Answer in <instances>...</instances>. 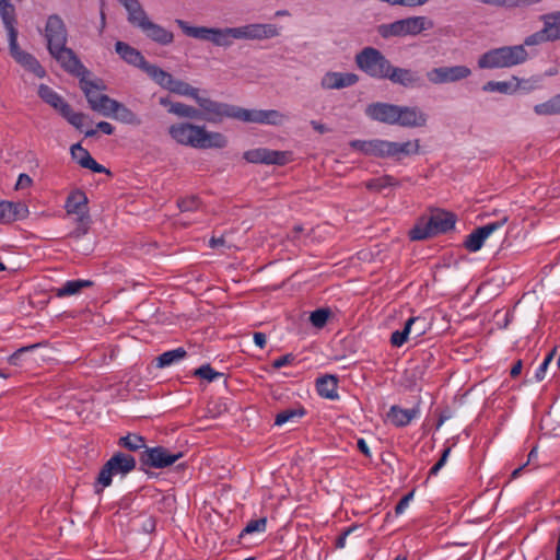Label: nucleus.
<instances>
[{
	"label": "nucleus",
	"mask_w": 560,
	"mask_h": 560,
	"mask_svg": "<svg viewBox=\"0 0 560 560\" xmlns=\"http://www.w3.org/2000/svg\"><path fill=\"white\" fill-rule=\"evenodd\" d=\"M119 445L130 451H138L144 447V439L138 434H127L119 439Z\"/></svg>",
	"instance_id": "45"
},
{
	"label": "nucleus",
	"mask_w": 560,
	"mask_h": 560,
	"mask_svg": "<svg viewBox=\"0 0 560 560\" xmlns=\"http://www.w3.org/2000/svg\"><path fill=\"white\" fill-rule=\"evenodd\" d=\"M317 392L318 394L328 399L338 398L337 393V378L332 375H326L317 380Z\"/></svg>",
	"instance_id": "36"
},
{
	"label": "nucleus",
	"mask_w": 560,
	"mask_h": 560,
	"mask_svg": "<svg viewBox=\"0 0 560 560\" xmlns=\"http://www.w3.org/2000/svg\"><path fill=\"white\" fill-rule=\"evenodd\" d=\"M61 115L77 129L82 127L84 115L81 113H74L70 106L63 107Z\"/></svg>",
	"instance_id": "50"
},
{
	"label": "nucleus",
	"mask_w": 560,
	"mask_h": 560,
	"mask_svg": "<svg viewBox=\"0 0 560 560\" xmlns=\"http://www.w3.org/2000/svg\"><path fill=\"white\" fill-rule=\"evenodd\" d=\"M349 145L363 154L382 158V139L352 140Z\"/></svg>",
	"instance_id": "33"
},
{
	"label": "nucleus",
	"mask_w": 560,
	"mask_h": 560,
	"mask_svg": "<svg viewBox=\"0 0 560 560\" xmlns=\"http://www.w3.org/2000/svg\"><path fill=\"white\" fill-rule=\"evenodd\" d=\"M471 75V69L464 65L438 67L427 72V79L431 84L441 85L455 83Z\"/></svg>",
	"instance_id": "9"
},
{
	"label": "nucleus",
	"mask_w": 560,
	"mask_h": 560,
	"mask_svg": "<svg viewBox=\"0 0 560 560\" xmlns=\"http://www.w3.org/2000/svg\"><path fill=\"white\" fill-rule=\"evenodd\" d=\"M0 16L8 32V39L18 36L15 8L9 0H0Z\"/></svg>",
	"instance_id": "28"
},
{
	"label": "nucleus",
	"mask_w": 560,
	"mask_h": 560,
	"mask_svg": "<svg viewBox=\"0 0 560 560\" xmlns=\"http://www.w3.org/2000/svg\"><path fill=\"white\" fill-rule=\"evenodd\" d=\"M9 50L12 58L25 70L34 73L37 78H44L46 75V71L38 60L30 52L20 48L18 36L9 38Z\"/></svg>",
	"instance_id": "14"
},
{
	"label": "nucleus",
	"mask_w": 560,
	"mask_h": 560,
	"mask_svg": "<svg viewBox=\"0 0 560 560\" xmlns=\"http://www.w3.org/2000/svg\"><path fill=\"white\" fill-rule=\"evenodd\" d=\"M186 355V351L183 348H176L170 351H166L158 357V366L159 368H166L170 366L182 359H184Z\"/></svg>",
	"instance_id": "38"
},
{
	"label": "nucleus",
	"mask_w": 560,
	"mask_h": 560,
	"mask_svg": "<svg viewBox=\"0 0 560 560\" xmlns=\"http://www.w3.org/2000/svg\"><path fill=\"white\" fill-rule=\"evenodd\" d=\"M294 360V357L292 354H285V355H282L278 359H276L273 362H272V366L275 369H281L285 365H289L293 362Z\"/></svg>",
	"instance_id": "60"
},
{
	"label": "nucleus",
	"mask_w": 560,
	"mask_h": 560,
	"mask_svg": "<svg viewBox=\"0 0 560 560\" xmlns=\"http://www.w3.org/2000/svg\"><path fill=\"white\" fill-rule=\"evenodd\" d=\"M75 228L68 234L72 240H80L88 234L91 225V217L74 219Z\"/></svg>",
	"instance_id": "43"
},
{
	"label": "nucleus",
	"mask_w": 560,
	"mask_h": 560,
	"mask_svg": "<svg viewBox=\"0 0 560 560\" xmlns=\"http://www.w3.org/2000/svg\"><path fill=\"white\" fill-rule=\"evenodd\" d=\"M434 27V22L424 15L408 16L397 20L393 23L381 24L377 27L378 34L383 38L417 36L424 31Z\"/></svg>",
	"instance_id": "3"
},
{
	"label": "nucleus",
	"mask_w": 560,
	"mask_h": 560,
	"mask_svg": "<svg viewBox=\"0 0 560 560\" xmlns=\"http://www.w3.org/2000/svg\"><path fill=\"white\" fill-rule=\"evenodd\" d=\"M84 168L92 170L95 173H106L107 170L98 164L92 156L89 158V160L85 161V164L83 165Z\"/></svg>",
	"instance_id": "59"
},
{
	"label": "nucleus",
	"mask_w": 560,
	"mask_h": 560,
	"mask_svg": "<svg viewBox=\"0 0 560 560\" xmlns=\"http://www.w3.org/2000/svg\"><path fill=\"white\" fill-rule=\"evenodd\" d=\"M410 325L411 339H418L423 336L429 329V323L424 317H410L408 319Z\"/></svg>",
	"instance_id": "42"
},
{
	"label": "nucleus",
	"mask_w": 560,
	"mask_h": 560,
	"mask_svg": "<svg viewBox=\"0 0 560 560\" xmlns=\"http://www.w3.org/2000/svg\"><path fill=\"white\" fill-rule=\"evenodd\" d=\"M485 4L504 7V8H522L530 7L541 2L542 0H480Z\"/></svg>",
	"instance_id": "41"
},
{
	"label": "nucleus",
	"mask_w": 560,
	"mask_h": 560,
	"mask_svg": "<svg viewBox=\"0 0 560 560\" xmlns=\"http://www.w3.org/2000/svg\"><path fill=\"white\" fill-rule=\"evenodd\" d=\"M417 408L402 409L398 406H393L388 412V419L397 427H405L409 424L418 415Z\"/></svg>",
	"instance_id": "32"
},
{
	"label": "nucleus",
	"mask_w": 560,
	"mask_h": 560,
	"mask_svg": "<svg viewBox=\"0 0 560 560\" xmlns=\"http://www.w3.org/2000/svg\"><path fill=\"white\" fill-rule=\"evenodd\" d=\"M96 127H97L98 130H101L105 135H113L114 133V127L112 126V124H109L107 121H100L96 125Z\"/></svg>",
	"instance_id": "64"
},
{
	"label": "nucleus",
	"mask_w": 560,
	"mask_h": 560,
	"mask_svg": "<svg viewBox=\"0 0 560 560\" xmlns=\"http://www.w3.org/2000/svg\"><path fill=\"white\" fill-rule=\"evenodd\" d=\"M180 211H197L201 207L200 200L196 196H189L178 200L177 202Z\"/></svg>",
	"instance_id": "49"
},
{
	"label": "nucleus",
	"mask_w": 560,
	"mask_h": 560,
	"mask_svg": "<svg viewBox=\"0 0 560 560\" xmlns=\"http://www.w3.org/2000/svg\"><path fill=\"white\" fill-rule=\"evenodd\" d=\"M168 133L178 144L195 149H223L228 138L219 131H211L206 126L191 122H178L170 126Z\"/></svg>",
	"instance_id": "1"
},
{
	"label": "nucleus",
	"mask_w": 560,
	"mask_h": 560,
	"mask_svg": "<svg viewBox=\"0 0 560 560\" xmlns=\"http://www.w3.org/2000/svg\"><path fill=\"white\" fill-rule=\"evenodd\" d=\"M429 224L432 225L435 235L445 233L454 228L455 217L450 212L440 211L429 218Z\"/></svg>",
	"instance_id": "30"
},
{
	"label": "nucleus",
	"mask_w": 560,
	"mask_h": 560,
	"mask_svg": "<svg viewBox=\"0 0 560 560\" xmlns=\"http://www.w3.org/2000/svg\"><path fill=\"white\" fill-rule=\"evenodd\" d=\"M182 457L183 453L180 452L172 453L165 447L156 446L145 450L142 455V463L154 468H164L173 465Z\"/></svg>",
	"instance_id": "16"
},
{
	"label": "nucleus",
	"mask_w": 560,
	"mask_h": 560,
	"mask_svg": "<svg viewBox=\"0 0 560 560\" xmlns=\"http://www.w3.org/2000/svg\"><path fill=\"white\" fill-rule=\"evenodd\" d=\"M49 52L68 72L79 74L83 68L74 52L66 45L51 48Z\"/></svg>",
	"instance_id": "25"
},
{
	"label": "nucleus",
	"mask_w": 560,
	"mask_h": 560,
	"mask_svg": "<svg viewBox=\"0 0 560 560\" xmlns=\"http://www.w3.org/2000/svg\"><path fill=\"white\" fill-rule=\"evenodd\" d=\"M71 155L82 167L85 164V161L91 156L89 151L82 148L79 143L71 147Z\"/></svg>",
	"instance_id": "53"
},
{
	"label": "nucleus",
	"mask_w": 560,
	"mask_h": 560,
	"mask_svg": "<svg viewBox=\"0 0 560 560\" xmlns=\"http://www.w3.org/2000/svg\"><path fill=\"white\" fill-rule=\"evenodd\" d=\"M168 112L184 118H200L199 109L195 108L194 106L186 105L184 103L171 104Z\"/></svg>",
	"instance_id": "40"
},
{
	"label": "nucleus",
	"mask_w": 560,
	"mask_h": 560,
	"mask_svg": "<svg viewBox=\"0 0 560 560\" xmlns=\"http://www.w3.org/2000/svg\"><path fill=\"white\" fill-rule=\"evenodd\" d=\"M535 112L538 114V115H550V114H556V109H555V105H553V100H550L549 102L547 103H542V104H538L535 106Z\"/></svg>",
	"instance_id": "57"
},
{
	"label": "nucleus",
	"mask_w": 560,
	"mask_h": 560,
	"mask_svg": "<svg viewBox=\"0 0 560 560\" xmlns=\"http://www.w3.org/2000/svg\"><path fill=\"white\" fill-rule=\"evenodd\" d=\"M122 124L139 125L141 121L138 116L124 104L115 100L110 107V116Z\"/></svg>",
	"instance_id": "34"
},
{
	"label": "nucleus",
	"mask_w": 560,
	"mask_h": 560,
	"mask_svg": "<svg viewBox=\"0 0 560 560\" xmlns=\"http://www.w3.org/2000/svg\"><path fill=\"white\" fill-rule=\"evenodd\" d=\"M411 339L410 325L407 320L402 330H396L392 334L390 342L394 347H401Z\"/></svg>",
	"instance_id": "47"
},
{
	"label": "nucleus",
	"mask_w": 560,
	"mask_h": 560,
	"mask_svg": "<svg viewBox=\"0 0 560 560\" xmlns=\"http://www.w3.org/2000/svg\"><path fill=\"white\" fill-rule=\"evenodd\" d=\"M420 150L419 140H409L405 142H395L382 139V159H396L417 154Z\"/></svg>",
	"instance_id": "17"
},
{
	"label": "nucleus",
	"mask_w": 560,
	"mask_h": 560,
	"mask_svg": "<svg viewBox=\"0 0 560 560\" xmlns=\"http://www.w3.org/2000/svg\"><path fill=\"white\" fill-rule=\"evenodd\" d=\"M267 521L266 518L253 520L247 523L243 529L241 536L253 533H261L266 530Z\"/></svg>",
	"instance_id": "52"
},
{
	"label": "nucleus",
	"mask_w": 560,
	"mask_h": 560,
	"mask_svg": "<svg viewBox=\"0 0 560 560\" xmlns=\"http://www.w3.org/2000/svg\"><path fill=\"white\" fill-rule=\"evenodd\" d=\"M93 285L91 280H69L66 281L61 287L55 289V294L58 298H66L79 294L83 289Z\"/></svg>",
	"instance_id": "31"
},
{
	"label": "nucleus",
	"mask_w": 560,
	"mask_h": 560,
	"mask_svg": "<svg viewBox=\"0 0 560 560\" xmlns=\"http://www.w3.org/2000/svg\"><path fill=\"white\" fill-rule=\"evenodd\" d=\"M176 24L187 36L210 42L217 47L229 48L237 40L235 27L191 26L183 20H176Z\"/></svg>",
	"instance_id": "4"
},
{
	"label": "nucleus",
	"mask_w": 560,
	"mask_h": 560,
	"mask_svg": "<svg viewBox=\"0 0 560 560\" xmlns=\"http://www.w3.org/2000/svg\"><path fill=\"white\" fill-rule=\"evenodd\" d=\"M450 453H451V447H446L443 451L442 456L439 459V462L430 469V476H435L440 471V469L446 464Z\"/></svg>",
	"instance_id": "56"
},
{
	"label": "nucleus",
	"mask_w": 560,
	"mask_h": 560,
	"mask_svg": "<svg viewBox=\"0 0 560 560\" xmlns=\"http://www.w3.org/2000/svg\"><path fill=\"white\" fill-rule=\"evenodd\" d=\"M398 185V180L390 175H384L377 178H373L365 183V187L373 191H381L384 188L395 187Z\"/></svg>",
	"instance_id": "39"
},
{
	"label": "nucleus",
	"mask_w": 560,
	"mask_h": 560,
	"mask_svg": "<svg viewBox=\"0 0 560 560\" xmlns=\"http://www.w3.org/2000/svg\"><path fill=\"white\" fill-rule=\"evenodd\" d=\"M48 50L67 44V30L58 15H50L45 27Z\"/></svg>",
	"instance_id": "21"
},
{
	"label": "nucleus",
	"mask_w": 560,
	"mask_h": 560,
	"mask_svg": "<svg viewBox=\"0 0 560 560\" xmlns=\"http://www.w3.org/2000/svg\"><path fill=\"white\" fill-rule=\"evenodd\" d=\"M89 199L84 191L77 189L71 191L65 202V210L68 217L74 219L90 217Z\"/></svg>",
	"instance_id": "24"
},
{
	"label": "nucleus",
	"mask_w": 560,
	"mask_h": 560,
	"mask_svg": "<svg viewBox=\"0 0 560 560\" xmlns=\"http://www.w3.org/2000/svg\"><path fill=\"white\" fill-rule=\"evenodd\" d=\"M547 42H550L549 39H547L546 35L542 33V31H538L534 34H530L529 36H527L524 40V46H536V45H540L542 43H547Z\"/></svg>",
	"instance_id": "55"
},
{
	"label": "nucleus",
	"mask_w": 560,
	"mask_h": 560,
	"mask_svg": "<svg viewBox=\"0 0 560 560\" xmlns=\"http://www.w3.org/2000/svg\"><path fill=\"white\" fill-rule=\"evenodd\" d=\"M195 375L207 380L208 382H213L219 377H222L223 374L214 371L209 364L201 365L199 369L195 371Z\"/></svg>",
	"instance_id": "51"
},
{
	"label": "nucleus",
	"mask_w": 560,
	"mask_h": 560,
	"mask_svg": "<svg viewBox=\"0 0 560 560\" xmlns=\"http://www.w3.org/2000/svg\"><path fill=\"white\" fill-rule=\"evenodd\" d=\"M410 238L421 241L435 235L433 228L429 224V219H421L409 232Z\"/></svg>",
	"instance_id": "37"
},
{
	"label": "nucleus",
	"mask_w": 560,
	"mask_h": 560,
	"mask_svg": "<svg viewBox=\"0 0 560 560\" xmlns=\"http://www.w3.org/2000/svg\"><path fill=\"white\" fill-rule=\"evenodd\" d=\"M428 122V115L418 106L397 107L395 125L404 128H421Z\"/></svg>",
	"instance_id": "18"
},
{
	"label": "nucleus",
	"mask_w": 560,
	"mask_h": 560,
	"mask_svg": "<svg viewBox=\"0 0 560 560\" xmlns=\"http://www.w3.org/2000/svg\"><path fill=\"white\" fill-rule=\"evenodd\" d=\"M398 105L384 102L369 104L365 108V115L375 121L395 125Z\"/></svg>",
	"instance_id": "23"
},
{
	"label": "nucleus",
	"mask_w": 560,
	"mask_h": 560,
	"mask_svg": "<svg viewBox=\"0 0 560 560\" xmlns=\"http://www.w3.org/2000/svg\"><path fill=\"white\" fill-rule=\"evenodd\" d=\"M483 90L487 92H499L509 94L516 90V86L512 82L506 81H489L483 85Z\"/></svg>",
	"instance_id": "44"
},
{
	"label": "nucleus",
	"mask_w": 560,
	"mask_h": 560,
	"mask_svg": "<svg viewBox=\"0 0 560 560\" xmlns=\"http://www.w3.org/2000/svg\"><path fill=\"white\" fill-rule=\"evenodd\" d=\"M555 353H556V349H553L550 353H548L546 355V358L544 359L542 363L537 369V371L535 373V378H536L537 382H540V381H542L545 378L546 371H547L549 364L551 363Z\"/></svg>",
	"instance_id": "54"
},
{
	"label": "nucleus",
	"mask_w": 560,
	"mask_h": 560,
	"mask_svg": "<svg viewBox=\"0 0 560 560\" xmlns=\"http://www.w3.org/2000/svg\"><path fill=\"white\" fill-rule=\"evenodd\" d=\"M32 184H33V180L27 174H20L18 182L15 184V189L16 190L26 189V188L31 187Z\"/></svg>",
	"instance_id": "58"
},
{
	"label": "nucleus",
	"mask_w": 560,
	"mask_h": 560,
	"mask_svg": "<svg viewBox=\"0 0 560 560\" xmlns=\"http://www.w3.org/2000/svg\"><path fill=\"white\" fill-rule=\"evenodd\" d=\"M385 79H388L394 84H399L404 88H416L419 86L421 82V79L416 71L394 67L392 63Z\"/></svg>",
	"instance_id": "26"
},
{
	"label": "nucleus",
	"mask_w": 560,
	"mask_h": 560,
	"mask_svg": "<svg viewBox=\"0 0 560 560\" xmlns=\"http://www.w3.org/2000/svg\"><path fill=\"white\" fill-rule=\"evenodd\" d=\"M115 50L126 62L140 68L150 78H152L153 69H158V66L149 63L138 49L124 42H117Z\"/></svg>",
	"instance_id": "19"
},
{
	"label": "nucleus",
	"mask_w": 560,
	"mask_h": 560,
	"mask_svg": "<svg viewBox=\"0 0 560 560\" xmlns=\"http://www.w3.org/2000/svg\"><path fill=\"white\" fill-rule=\"evenodd\" d=\"M237 40H265L277 37L279 30L270 23H250L235 26Z\"/></svg>",
	"instance_id": "11"
},
{
	"label": "nucleus",
	"mask_w": 560,
	"mask_h": 560,
	"mask_svg": "<svg viewBox=\"0 0 560 560\" xmlns=\"http://www.w3.org/2000/svg\"><path fill=\"white\" fill-rule=\"evenodd\" d=\"M127 19L132 26L139 28L149 39L156 44L167 46L174 42L173 32L158 23H154L149 18L142 5L130 12Z\"/></svg>",
	"instance_id": "5"
},
{
	"label": "nucleus",
	"mask_w": 560,
	"mask_h": 560,
	"mask_svg": "<svg viewBox=\"0 0 560 560\" xmlns=\"http://www.w3.org/2000/svg\"><path fill=\"white\" fill-rule=\"evenodd\" d=\"M359 77L353 72L327 71L320 79L323 90H341L354 85Z\"/></svg>",
	"instance_id": "22"
},
{
	"label": "nucleus",
	"mask_w": 560,
	"mask_h": 560,
	"mask_svg": "<svg viewBox=\"0 0 560 560\" xmlns=\"http://www.w3.org/2000/svg\"><path fill=\"white\" fill-rule=\"evenodd\" d=\"M39 97L49 104L51 107L57 109L60 114L63 112V107H68L67 104L60 95H58L52 89H50L46 84H40L38 88Z\"/></svg>",
	"instance_id": "35"
},
{
	"label": "nucleus",
	"mask_w": 560,
	"mask_h": 560,
	"mask_svg": "<svg viewBox=\"0 0 560 560\" xmlns=\"http://www.w3.org/2000/svg\"><path fill=\"white\" fill-rule=\"evenodd\" d=\"M330 312L326 308H319L311 313L310 320L316 328H322L326 325Z\"/></svg>",
	"instance_id": "48"
},
{
	"label": "nucleus",
	"mask_w": 560,
	"mask_h": 560,
	"mask_svg": "<svg viewBox=\"0 0 560 560\" xmlns=\"http://www.w3.org/2000/svg\"><path fill=\"white\" fill-rule=\"evenodd\" d=\"M27 215L28 208L25 203L0 200V222L10 223Z\"/></svg>",
	"instance_id": "27"
},
{
	"label": "nucleus",
	"mask_w": 560,
	"mask_h": 560,
	"mask_svg": "<svg viewBox=\"0 0 560 560\" xmlns=\"http://www.w3.org/2000/svg\"><path fill=\"white\" fill-rule=\"evenodd\" d=\"M360 70L375 79H385L390 67L389 60L376 48L365 47L355 56Z\"/></svg>",
	"instance_id": "8"
},
{
	"label": "nucleus",
	"mask_w": 560,
	"mask_h": 560,
	"mask_svg": "<svg viewBox=\"0 0 560 560\" xmlns=\"http://www.w3.org/2000/svg\"><path fill=\"white\" fill-rule=\"evenodd\" d=\"M304 415V410L300 409H285L276 416L275 423L282 425L288 422H293L295 419L301 418Z\"/></svg>",
	"instance_id": "46"
},
{
	"label": "nucleus",
	"mask_w": 560,
	"mask_h": 560,
	"mask_svg": "<svg viewBox=\"0 0 560 560\" xmlns=\"http://www.w3.org/2000/svg\"><path fill=\"white\" fill-rule=\"evenodd\" d=\"M544 23L541 28L547 39L555 42L560 39V11H555L540 16Z\"/></svg>",
	"instance_id": "29"
},
{
	"label": "nucleus",
	"mask_w": 560,
	"mask_h": 560,
	"mask_svg": "<svg viewBox=\"0 0 560 560\" xmlns=\"http://www.w3.org/2000/svg\"><path fill=\"white\" fill-rule=\"evenodd\" d=\"M199 106L200 118L211 124H221L225 118L241 120L242 107L229 103L218 102L210 97L197 96L195 101Z\"/></svg>",
	"instance_id": "6"
},
{
	"label": "nucleus",
	"mask_w": 560,
	"mask_h": 560,
	"mask_svg": "<svg viewBox=\"0 0 560 560\" xmlns=\"http://www.w3.org/2000/svg\"><path fill=\"white\" fill-rule=\"evenodd\" d=\"M136 467L133 456L125 453H116L102 467L98 477L96 491L100 492L104 488L110 486L114 476H126Z\"/></svg>",
	"instance_id": "7"
},
{
	"label": "nucleus",
	"mask_w": 560,
	"mask_h": 560,
	"mask_svg": "<svg viewBox=\"0 0 560 560\" xmlns=\"http://www.w3.org/2000/svg\"><path fill=\"white\" fill-rule=\"evenodd\" d=\"M36 347H38V345H32V346H27V347H23V348H20L19 350H16L10 358H9V361L11 364H14L16 365L18 364V360L20 359V357L24 353V352H27V351H31L33 349H35Z\"/></svg>",
	"instance_id": "61"
},
{
	"label": "nucleus",
	"mask_w": 560,
	"mask_h": 560,
	"mask_svg": "<svg viewBox=\"0 0 560 560\" xmlns=\"http://www.w3.org/2000/svg\"><path fill=\"white\" fill-rule=\"evenodd\" d=\"M508 220H509L508 215H504L497 222H491V223H488L483 226L476 229L469 235H467L465 243H464L465 248L471 253L478 252L482 247L485 241L494 231L502 228L508 222Z\"/></svg>",
	"instance_id": "15"
},
{
	"label": "nucleus",
	"mask_w": 560,
	"mask_h": 560,
	"mask_svg": "<svg viewBox=\"0 0 560 560\" xmlns=\"http://www.w3.org/2000/svg\"><path fill=\"white\" fill-rule=\"evenodd\" d=\"M119 2L124 5L128 14L141 7L138 0H119Z\"/></svg>",
	"instance_id": "63"
},
{
	"label": "nucleus",
	"mask_w": 560,
	"mask_h": 560,
	"mask_svg": "<svg viewBox=\"0 0 560 560\" xmlns=\"http://www.w3.org/2000/svg\"><path fill=\"white\" fill-rule=\"evenodd\" d=\"M411 498H412V493H408V494H406L405 497H402V498L400 499V501L397 503V505H396V508H395V512H396V514H398V515H399V514H401V513H404V512H405V510H406V509L408 508V505H409V502H410Z\"/></svg>",
	"instance_id": "62"
},
{
	"label": "nucleus",
	"mask_w": 560,
	"mask_h": 560,
	"mask_svg": "<svg viewBox=\"0 0 560 560\" xmlns=\"http://www.w3.org/2000/svg\"><path fill=\"white\" fill-rule=\"evenodd\" d=\"M151 79L160 86L168 90L170 92L183 96H189L194 101H196L197 96L199 95L198 89L191 86L187 82L174 79L171 73L164 71L160 67H158V69H153V74Z\"/></svg>",
	"instance_id": "10"
},
{
	"label": "nucleus",
	"mask_w": 560,
	"mask_h": 560,
	"mask_svg": "<svg viewBox=\"0 0 560 560\" xmlns=\"http://www.w3.org/2000/svg\"><path fill=\"white\" fill-rule=\"evenodd\" d=\"M527 59L528 52L524 45L503 46L482 54L478 59V67L480 69L512 68L524 63Z\"/></svg>",
	"instance_id": "2"
},
{
	"label": "nucleus",
	"mask_w": 560,
	"mask_h": 560,
	"mask_svg": "<svg viewBox=\"0 0 560 560\" xmlns=\"http://www.w3.org/2000/svg\"><path fill=\"white\" fill-rule=\"evenodd\" d=\"M243 158L249 163H262L268 165H284L290 160L285 151L256 148L244 152Z\"/></svg>",
	"instance_id": "13"
},
{
	"label": "nucleus",
	"mask_w": 560,
	"mask_h": 560,
	"mask_svg": "<svg viewBox=\"0 0 560 560\" xmlns=\"http://www.w3.org/2000/svg\"><path fill=\"white\" fill-rule=\"evenodd\" d=\"M288 120L285 114L277 109H246L242 107L241 121L281 126Z\"/></svg>",
	"instance_id": "12"
},
{
	"label": "nucleus",
	"mask_w": 560,
	"mask_h": 560,
	"mask_svg": "<svg viewBox=\"0 0 560 560\" xmlns=\"http://www.w3.org/2000/svg\"><path fill=\"white\" fill-rule=\"evenodd\" d=\"M82 90L85 94V97L90 104V107L101 113L104 116H110V107L113 106L115 100L110 98L105 94H101L92 82H83Z\"/></svg>",
	"instance_id": "20"
}]
</instances>
